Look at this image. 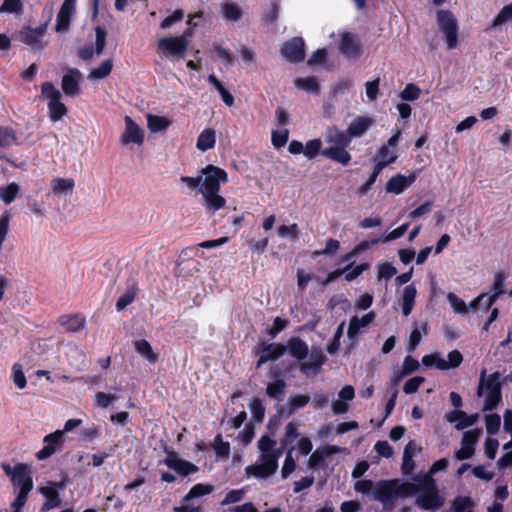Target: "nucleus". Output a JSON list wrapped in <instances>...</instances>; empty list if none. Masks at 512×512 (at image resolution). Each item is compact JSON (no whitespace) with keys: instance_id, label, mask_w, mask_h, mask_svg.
Instances as JSON below:
<instances>
[{"instance_id":"nucleus-1","label":"nucleus","mask_w":512,"mask_h":512,"mask_svg":"<svg viewBox=\"0 0 512 512\" xmlns=\"http://www.w3.org/2000/svg\"><path fill=\"white\" fill-rule=\"evenodd\" d=\"M276 441L268 435H263L258 440V449L261 451L259 463L248 465L245 468L247 477L256 479H267L278 469V460L281 456L280 449H274Z\"/></svg>"},{"instance_id":"nucleus-2","label":"nucleus","mask_w":512,"mask_h":512,"mask_svg":"<svg viewBox=\"0 0 512 512\" xmlns=\"http://www.w3.org/2000/svg\"><path fill=\"white\" fill-rule=\"evenodd\" d=\"M501 374L499 371H495L487 375L486 369H483L480 373L479 384L477 387V396L481 397L483 391L486 390V395L483 404V411H492L502 401V382Z\"/></svg>"},{"instance_id":"nucleus-3","label":"nucleus","mask_w":512,"mask_h":512,"mask_svg":"<svg viewBox=\"0 0 512 512\" xmlns=\"http://www.w3.org/2000/svg\"><path fill=\"white\" fill-rule=\"evenodd\" d=\"M415 488V485L408 482L399 484L397 480H381L373 489V497L386 504L400 495L412 493Z\"/></svg>"},{"instance_id":"nucleus-4","label":"nucleus","mask_w":512,"mask_h":512,"mask_svg":"<svg viewBox=\"0 0 512 512\" xmlns=\"http://www.w3.org/2000/svg\"><path fill=\"white\" fill-rule=\"evenodd\" d=\"M40 98L47 99V108L51 122H58L68 113L67 106L61 101L62 94L51 82L41 84Z\"/></svg>"},{"instance_id":"nucleus-5","label":"nucleus","mask_w":512,"mask_h":512,"mask_svg":"<svg viewBox=\"0 0 512 512\" xmlns=\"http://www.w3.org/2000/svg\"><path fill=\"white\" fill-rule=\"evenodd\" d=\"M436 20L440 32L444 35L447 48L455 49L458 45L459 30L457 18L451 10L440 9L436 12Z\"/></svg>"},{"instance_id":"nucleus-6","label":"nucleus","mask_w":512,"mask_h":512,"mask_svg":"<svg viewBox=\"0 0 512 512\" xmlns=\"http://www.w3.org/2000/svg\"><path fill=\"white\" fill-rule=\"evenodd\" d=\"M201 193H219L221 184L228 182L227 172L215 165L209 164L201 170Z\"/></svg>"},{"instance_id":"nucleus-7","label":"nucleus","mask_w":512,"mask_h":512,"mask_svg":"<svg viewBox=\"0 0 512 512\" xmlns=\"http://www.w3.org/2000/svg\"><path fill=\"white\" fill-rule=\"evenodd\" d=\"M47 27V22L36 28L25 25L15 34V39L24 43L34 51H41L45 46L42 39L47 33Z\"/></svg>"},{"instance_id":"nucleus-8","label":"nucleus","mask_w":512,"mask_h":512,"mask_svg":"<svg viewBox=\"0 0 512 512\" xmlns=\"http://www.w3.org/2000/svg\"><path fill=\"white\" fill-rule=\"evenodd\" d=\"M444 504V498L438 494L437 487L432 478H429L424 490L416 498V505L424 510H434Z\"/></svg>"},{"instance_id":"nucleus-9","label":"nucleus","mask_w":512,"mask_h":512,"mask_svg":"<svg viewBox=\"0 0 512 512\" xmlns=\"http://www.w3.org/2000/svg\"><path fill=\"white\" fill-rule=\"evenodd\" d=\"M11 483L14 492L29 495L33 489V478L30 466L25 463L16 464V472L12 475Z\"/></svg>"},{"instance_id":"nucleus-10","label":"nucleus","mask_w":512,"mask_h":512,"mask_svg":"<svg viewBox=\"0 0 512 512\" xmlns=\"http://www.w3.org/2000/svg\"><path fill=\"white\" fill-rule=\"evenodd\" d=\"M189 45L185 35L163 37L158 40V47L167 57H183Z\"/></svg>"},{"instance_id":"nucleus-11","label":"nucleus","mask_w":512,"mask_h":512,"mask_svg":"<svg viewBox=\"0 0 512 512\" xmlns=\"http://www.w3.org/2000/svg\"><path fill=\"white\" fill-rule=\"evenodd\" d=\"M255 353L259 355L256 362V368L259 369L268 361H276L286 353V347L282 343H261L256 349Z\"/></svg>"},{"instance_id":"nucleus-12","label":"nucleus","mask_w":512,"mask_h":512,"mask_svg":"<svg viewBox=\"0 0 512 512\" xmlns=\"http://www.w3.org/2000/svg\"><path fill=\"white\" fill-rule=\"evenodd\" d=\"M281 54L291 63H299L305 59V42L302 37H293L281 47Z\"/></svg>"},{"instance_id":"nucleus-13","label":"nucleus","mask_w":512,"mask_h":512,"mask_svg":"<svg viewBox=\"0 0 512 512\" xmlns=\"http://www.w3.org/2000/svg\"><path fill=\"white\" fill-rule=\"evenodd\" d=\"M482 434V429L475 428L464 432L461 440V448L455 452L457 460H466L471 458L475 452V445Z\"/></svg>"},{"instance_id":"nucleus-14","label":"nucleus","mask_w":512,"mask_h":512,"mask_svg":"<svg viewBox=\"0 0 512 512\" xmlns=\"http://www.w3.org/2000/svg\"><path fill=\"white\" fill-rule=\"evenodd\" d=\"M164 463L169 469H172L182 477H186L199 471L198 466L180 458L175 452L168 453Z\"/></svg>"},{"instance_id":"nucleus-15","label":"nucleus","mask_w":512,"mask_h":512,"mask_svg":"<svg viewBox=\"0 0 512 512\" xmlns=\"http://www.w3.org/2000/svg\"><path fill=\"white\" fill-rule=\"evenodd\" d=\"M64 431L57 430L46 435L43 439L44 446L36 453L38 460H46L51 457L64 442Z\"/></svg>"},{"instance_id":"nucleus-16","label":"nucleus","mask_w":512,"mask_h":512,"mask_svg":"<svg viewBox=\"0 0 512 512\" xmlns=\"http://www.w3.org/2000/svg\"><path fill=\"white\" fill-rule=\"evenodd\" d=\"M308 356L309 361L298 363L300 372L307 377L310 374L317 375L327 360L321 349H312Z\"/></svg>"},{"instance_id":"nucleus-17","label":"nucleus","mask_w":512,"mask_h":512,"mask_svg":"<svg viewBox=\"0 0 512 512\" xmlns=\"http://www.w3.org/2000/svg\"><path fill=\"white\" fill-rule=\"evenodd\" d=\"M81 77L82 74L77 68H69L62 76L61 88L66 96L72 98L79 96Z\"/></svg>"},{"instance_id":"nucleus-18","label":"nucleus","mask_w":512,"mask_h":512,"mask_svg":"<svg viewBox=\"0 0 512 512\" xmlns=\"http://www.w3.org/2000/svg\"><path fill=\"white\" fill-rule=\"evenodd\" d=\"M339 51L347 58H357L361 56L362 49L359 39L351 32H344L339 42Z\"/></svg>"},{"instance_id":"nucleus-19","label":"nucleus","mask_w":512,"mask_h":512,"mask_svg":"<svg viewBox=\"0 0 512 512\" xmlns=\"http://www.w3.org/2000/svg\"><path fill=\"white\" fill-rule=\"evenodd\" d=\"M120 141L122 145L135 143L138 145L144 142V132L130 116L125 117V130L121 135Z\"/></svg>"},{"instance_id":"nucleus-20","label":"nucleus","mask_w":512,"mask_h":512,"mask_svg":"<svg viewBox=\"0 0 512 512\" xmlns=\"http://www.w3.org/2000/svg\"><path fill=\"white\" fill-rule=\"evenodd\" d=\"M284 347H286V352L299 363L304 362L309 355L308 344L298 336L289 338Z\"/></svg>"},{"instance_id":"nucleus-21","label":"nucleus","mask_w":512,"mask_h":512,"mask_svg":"<svg viewBox=\"0 0 512 512\" xmlns=\"http://www.w3.org/2000/svg\"><path fill=\"white\" fill-rule=\"evenodd\" d=\"M417 179V173L413 172L408 176L397 174L391 177L386 183L388 193L401 194L405 189L412 185Z\"/></svg>"},{"instance_id":"nucleus-22","label":"nucleus","mask_w":512,"mask_h":512,"mask_svg":"<svg viewBox=\"0 0 512 512\" xmlns=\"http://www.w3.org/2000/svg\"><path fill=\"white\" fill-rule=\"evenodd\" d=\"M340 451L341 448L335 445H326L324 448H318L311 454L308 465L311 469H319L326 457L339 453Z\"/></svg>"},{"instance_id":"nucleus-23","label":"nucleus","mask_w":512,"mask_h":512,"mask_svg":"<svg viewBox=\"0 0 512 512\" xmlns=\"http://www.w3.org/2000/svg\"><path fill=\"white\" fill-rule=\"evenodd\" d=\"M505 280L506 275L504 272L499 271L495 273L494 282L492 284L493 293L487 297L485 302V310H489L496 300L505 293Z\"/></svg>"},{"instance_id":"nucleus-24","label":"nucleus","mask_w":512,"mask_h":512,"mask_svg":"<svg viewBox=\"0 0 512 512\" xmlns=\"http://www.w3.org/2000/svg\"><path fill=\"white\" fill-rule=\"evenodd\" d=\"M375 316V312L370 311L361 318L358 316L351 317L347 330L348 337L350 339L356 337L360 333L361 328L368 326L375 319Z\"/></svg>"},{"instance_id":"nucleus-25","label":"nucleus","mask_w":512,"mask_h":512,"mask_svg":"<svg viewBox=\"0 0 512 512\" xmlns=\"http://www.w3.org/2000/svg\"><path fill=\"white\" fill-rule=\"evenodd\" d=\"M346 148L347 147H327L321 151V155L343 166H347L352 156Z\"/></svg>"},{"instance_id":"nucleus-26","label":"nucleus","mask_w":512,"mask_h":512,"mask_svg":"<svg viewBox=\"0 0 512 512\" xmlns=\"http://www.w3.org/2000/svg\"><path fill=\"white\" fill-rule=\"evenodd\" d=\"M373 125V119L366 116L356 117L348 126L347 132L351 139L354 137H361Z\"/></svg>"},{"instance_id":"nucleus-27","label":"nucleus","mask_w":512,"mask_h":512,"mask_svg":"<svg viewBox=\"0 0 512 512\" xmlns=\"http://www.w3.org/2000/svg\"><path fill=\"white\" fill-rule=\"evenodd\" d=\"M352 139L349 133L339 130L336 127L329 128L326 135V142L332 144L331 147H348Z\"/></svg>"},{"instance_id":"nucleus-28","label":"nucleus","mask_w":512,"mask_h":512,"mask_svg":"<svg viewBox=\"0 0 512 512\" xmlns=\"http://www.w3.org/2000/svg\"><path fill=\"white\" fill-rule=\"evenodd\" d=\"M59 324L68 332H78L85 327L86 320L81 314L62 315L58 320Z\"/></svg>"},{"instance_id":"nucleus-29","label":"nucleus","mask_w":512,"mask_h":512,"mask_svg":"<svg viewBox=\"0 0 512 512\" xmlns=\"http://www.w3.org/2000/svg\"><path fill=\"white\" fill-rule=\"evenodd\" d=\"M40 493L45 497V502L42 506V511L50 510L61 505L59 492L55 486H44L40 488Z\"/></svg>"},{"instance_id":"nucleus-30","label":"nucleus","mask_w":512,"mask_h":512,"mask_svg":"<svg viewBox=\"0 0 512 512\" xmlns=\"http://www.w3.org/2000/svg\"><path fill=\"white\" fill-rule=\"evenodd\" d=\"M216 144V134L215 130L212 128L204 129L198 136L196 147L198 150L202 152H206L212 148H214Z\"/></svg>"},{"instance_id":"nucleus-31","label":"nucleus","mask_w":512,"mask_h":512,"mask_svg":"<svg viewBox=\"0 0 512 512\" xmlns=\"http://www.w3.org/2000/svg\"><path fill=\"white\" fill-rule=\"evenodd\" d=\"M204 207L207 211L214 214L219 209L223 208L226 204V200L219 193H203Z\"/></svg>"},{"instance_id":"nucleus-32","label":"nucleus","mask_w":512,"mask_h":512,"mask_svg":"<svg viewBox=\"0 0 512 512\" xmlns=\"http://www.w3.org/2000/svg\"><path fill=\"white\" fill-rule=\"evenodd\" d=\"M73 13L74 10L66 7H60L55 25V30L57 33H65L69 30Z\"/></svg>"},{"instance_id":"nucleus-33","label":"nucleus","mask_w":512,"mask_h":512,"mask_svg":"<svg viewBox=\"0 0 512 512\" xmlns=\"http://www.w3.org/2000/svg\"><path fill=\"white\" fill-rule=\"evenodd\" d=\"M417 290L413 284L407 285L402 295V313L404 316L410 315L412 312Z\"/></svg>"},{"instance_id":"nucleus-34","label":"nucleus","mask_w":512,"mask_h":512,"mask_svg":"<svg viewBox=\"0 0 512 512\" xmlns=\"http://www.w3.org/2000/svg\"><path fill=\"white\" fill-rule=\"evenodd\" d=\"M214 490L213 485L198 483L195 484L189 492L182 498V502H189L192 499L199 498L212 493Z\"/></svg>"},{"instance_id":"nucleus-35","label":"nucleus","mask_w":512,"mask_h":512,"mask_svg":"<svg viewBox=\"0 0 512 512\" xmlns=\"http://www.w3.org/2000/svg\"><path fill=\"white\" fill-rule=\"evenodd\" d=\"M134 347L135 351L150 363H155L158 360V357L154 353L151 344L147 340H137L134 344Z\"/></svg>"},{"instance_id":"nucleus-36","label":"nucleus","mask_w":512,"mask_h":512,"mask_svg":"<svg viewBox=\"0 0 512 512\" xmlns=\"http://www.w3.org/2000/svg\"><path fill=\"white\" fill-rule=\"evenodd\" d=\"M511 21L512 22V3L505 5L500 12L493 19L491 24L486 28V31L493 30L504 23Z\"/></svg>"},{"instance_id":"nucleus-37","label":"nucleus","mask_w":512,"mask_h":512,"mask_svg":"<svg viewBox=\"0 0 512 512\" xmlns=\"http://www.w3.org/2000/svg\"><path fill=\"white\" fill-rule=\"evenodd\" d=\"M147 124L151 132H160L166 130L170 126L171 121L164 116L148 114Z\"/></svg>"},{"instance_id":"nucleus-38","label":"nucleus","mask_w":512,"mask_h":512,"mask_svg":"<svg viewBox=\"0 0 512 512\" xmlns=\"http://www.w3.org/2000/svg\"><path fill=\"white\" fill-rule=\"evenodd\" d=\"M388 162L389 161H386V162H383V163H376L374 168H373V171L372 173L370 174L369 178L366 180V182L364 184H362L359 189H358V193L359 195H365L372 187V185L375 183L377 177L379 176V174L381 173V171L386 167L388 166Z\"/></svg>"},{"instance_id":"nucleus-39","label":"nucleus","mask_w":512,"mask_h":512,"mask_svg":"<svg viewBox=\"0 0 512 512\" xmlns=\"http://www.w3.org/2000/svg\"><path fill=\"white\" fill-rule=\"evenodd\" d=\"M294 83L297 88L302 89L308 93H319V84L314 76L297 78Z\"/></svg>"},{"instance_id":"nucleus-40","label":"nucleus","mask_w":512,"mask_h":512,"mask_svg":"<svg viewBox=\"0 0 512 512\" xmlns=\"http://www.w3.org/2000/svg\"><path fill=\"white\" fill-rule=\"evenodd\" d=\"M17 143L16 131L12 127L0 126V147H9Z\"/></svg>"},{"instance_id":"nucleus-41","label":"nucleus","mask_w":512,"mask_h":512,"mask_svg":"<svg viewBox=\"0 0 512 512\" xmlns=\"http://www.w3.org/2000/svg\"><path fill=\"white\" fill-rule=\"evenodd\" d=\"M113 69L112 60H104L98 67L93 68L89 73L90 79H104L110 75Z\"/></svg>"},{"instance_id":"nucleus-42","label":"nucleus","mask_w":512,"mask_h":512,"mask_svg":"<svg viewBox=\"0 0 512 512\" xmlns=\"http://www.w3.org/2000/svg\"><path fill=\"white\" fill-rule=\"evenodd\" d=\"M19 185L15 182L9 183L0 189V198L5 204L12 203L19 193Z\"/></svg>"},{"instance_id":"nucleus-43","label":"nucleus","mask_w":512,"mask_h":512,"mask_svg":"<svg viewBox=\"0 0 512 512\" xmlns=\"http://www.w3.org/2000/svg\"><path fill=\"white\" fill-rule=\"evenodd\" d=\"M286 383L283 379H277L268 383L266 387V394L273 399H279L284 394Z\"/></svg>"},{"instance_id":"nucleus-44","label":"nucleus","mask_w":512,"mask_h":512,"mask_svg":"<svg viewBox=\"0 0 512 512\" xmlns=\"http://www.w3.org/2000/svg\"><path fill=\"white\" fill-rule=\"evenodd\" d=\"M213 447L218 458L226 459L229 457L230 444L229 442L223 441L221 434L215 436Z\"/></svg>"},{"instance_id":"nucleus-45","label":"nucleus","mask_w":512,"mask_h":512,"mask_svg":"<svg viewBox=\"0 0 512 512\" xmlns=\"http://www.w3.org/2000/svg\"><path fill=\"white\" fill-rule=\"evenodd\" d=\"M74 185L75 183L72 178H55L52 181L54 193L72 192Z\"/></svg>"},{"instance_id":"nucleus-46","label":"nucleus","mask_w":512,"mask_h":512,"mask_svg":"<svg viewBox=\"0 0 512 512\" xmlns=\"http://www.w3.org/2000/svg\"><path fill=\"white\" fill-rule=\"evenodd\" d=\"M137 288L133 286L131 289H128L123 295H121L116 301V310L122 311L128 305H130L136 298Z\"/></svg>"},{"instance_id":"nucleus-47","label":"nucleus","mask_w":512,"mask_h":512,"mask_svg":"<svg viewBox=\"0 0 512 512\" xmlns=\"http://www.w3.org/2000/svg\"><path fill=\"white\" fill-rule=\"evenodd\" d=\"M224 17L230 21H238L242 17L241 8L235 3H226L222 6Z\"/></svg>"},{"instance_id":"nucleus-48","label":"nucleus","mask_w":512,"mask_h":512,"mask_svg":"<svg viewBox=\"0 0 512 512\" xmlns=\"http://www.w3.org/2000/svg\"><path fill=\"white\" fill-rule=\"evenodd\" d=\"M419 368V362L417 359L413 358L412 356L410 355H407L405 358H404V361H403V366H402V373L396 377L395 379V382H398L400 381V379L402 378V376L404 375H410L412 374L414 371H416L417 369Z\"/></svg>"},{"instance_id":"nucleus-49","label":"nucleus","mask_w":512,"mask_h":512,"mask_svg":"<svg viewBox=\"0 0 512 512\" xmlns=\"http://www.w3.org/2000/svg\"><path fill=\"white\" fill-rule=\"evenodd\" d=\"M288 325V319L275 317L273 320V325L267 330V334L271 339H274L280 332L285 330L288 327Z\"/></svg>"},{"instance_id":"nucleus-50","label":"nucleus","mask_w":512,"mask_h":512,"mask_svg":"<svg viewBox=\"0 0 512 512\" xmlns=\"http://www.w3.org/2000/svg\"><path fill=\"white\" fill-rule=\"evenodd\" d=\"M486 431L489 435H495L501 426V418L498 414H488L485 416Z\"/></svg>"},{"instance_id":"nucleus-51","label":"nucleus","mask_w":512,"mask_h":512,"mask_svg":"<svg viewBox=\"0 0 512 512\" xmlns=\"http://www.w3.org/2000/svg\"><path fill=\"white\" fill-rule=\"evenodd\" d=\"M250 410L252 413V418L255 422H262L265 417V407L262 401L258 398H254L250 402Z\"/></svg>"},{"instance_id":"nucleus-52","label":"nucleus","mask_w":512,"mask_h":512,"mask_svg":"<svg viewBox=\"0 0 512 512\" xmlns=\"http://www.w3.org/2000/svg\"><path fill=\"white\" fill-rule=\"evenodd\" d=\"M420 94V88L416 84L409 83L401 91L400 97L404 101H415L420 97Z\"/></svg>"},{"instance_id":"nucleus-53","label":"nucleus","mask_w":512,"mask_h":512,"mask_svg":"<svg viewBox=\"0 0 512 512\" xmlns=\"http://www.w3.org/2000/svg\"><path fill=\"white\" fill-rule=\"evenodd\" d=\"M321 146H322V142L320 139H312V140H309L305 147H304V151L303 153L305 154V156L309 159H313L314 157H316L319 153L321 154Z\"/></svg>"},{"instance_id":"nucleus-54","label":"nucleus","mask_w":512,"mask_h":512,"mask_svg":"<svg viewBox=\"0 0 512 512\" xmlns=\"http://www.w3.org/2000/svg\"><path fill=\"white\" fill-rule=\"evenodd\" d=\"M309 401L310 397L308 395L303 394L292 396L288 402L289 414L294 413L297 409L303 408L309 403Z\"/></svg>"},{"instance_id":"nucleus-55","label":"nucleus","mask_w":512,"mask_h":512,"mask_svg":"<svg viewBox=\"0 0 512 512\" xmlns=\"http://www.w3.org/2000/svg\"><path fill=\"white\" fill-rule=\"evenodd\" d=\"M376 158H377L376 163H383V162L389 161L388 162V165H389L396 161L397 155L392 150H390L388 148V146L383 145L379 148Z\"/></svg>"},{"instance_id":"nucleus-56","label":"nucleus","mask_w":512,"mask_h":512,"mask_svg":"<svg viewBox=\"0 0 512 512\" xmlns=\"http://www.w3.org/2000/svg\"><path fill=\"white\" fill-rule=\"evenodd\" d=\"M292 450L293 448H291L286 454L284 464L281 469L282 479H286L296 469V462L292 456Z\"/></svg>"},{"instance_id":"nucleus-57","label":"nucleus","mask_w":512,"mask_h":512,"mask_svg":"<svg viewBox=\"0 0 512 512\" xmlns=\"http://www.w3.org/2000/svg\"><path fill=\"white\" fill-rule=\"evenodd\" d=\"M95 34H96V40H95L94 50L97 55H100L103 52L105 45H106L107 33L104 28L97 26L95 28Z\"/></svg>"},{"instance_id":"nucleus-58","label":"nucleus","mask_w":512,"mask_h":512,"mask_svg":"<svg viewBox=\"0 0 512 512\" xmlns=\"http://www.w3.org/2000/svg\"><path fill=\"white\" fill-rule=\"evenodd\" d=\"M472 499L468 496H457L452 503L454 512H464L467 508L473 506Z\"/></svg>"},{"instance_id":"nucleus-59","label":"nucleus","mask_w":512,"mask_h":512,"mask_svg":"<svg viewBox=\"0 0 512 512\" xmlns=\"http://www.w3.org/2000/svg\"><path fill=\"white\" fill-rule=\"evenodd\" d=\"M278 234L281 237H290L292 240H297L299 238L298 225L296 223L289 226L281 225L278 227Z\"/></svg>"},{"instance_id":"nucleus-60","label":"nucleus","mask_w":512,"mask_h":512,"mask_svg":"<svg viewBox=\"0 0 512 512\" xmlns=\"http://www.w3.org/2000/svg\"><path fill=\"white\" fill-rule=\"evenodd\" d=\"M289 131L287 129L279 131L274 130L271 135V141L274 147L281 148L288 141Z\"/></svg>"},{"instance_id":"nucleus-61","label":"nucleus","mask_w":512,"mask_h":512,"mask_svg":"<svg viewBox=\"0 0 512 512\" xmlns=\"http://www.w3.org/2000/svg\"><path fill=\"white\" fill-rule=\"evenodd\" d=\"M183 18L184 11L182 9H176L171 15L167 16L161 21L160 27L162 29H167L171 27L174 23L181 21Z\"/></svg>"},{"instance_id":"nucleus-62","label":"nucleus","mask_w":512,"mask_h":512,"mask_svg":"<svg viewBox=\"0 0 512 512\" xmlns=\"http://www.w3.org/2000/svg\"><path fill=\"white\" fill-rule=\"evenodd\" d=\"M21 10V0H4L0 6V13H18Z\"/></svg>"},{"instance_id":"nucleus-63","label":"nucleus","mask_w":512,"mask_h":512,"mask_svg":"<svg viewBox=\"0 0 512 512\" xmlns=\"http://www.w3.org/2000/svg\"><path fill=\"white\" fill-rule=\"evenodd\" d=\"M344 322H342L336 329L332 341L327 346L326 350L329 354H334L340 347V339L343 335Z\"/></svg>"},{"instance_id":"nucleus-64","label":"nucleus","mask_w":512,"mask_h":512,"mask_svg":"<svg viewBox=\"0 0 512 512\" xmlns=\"http://www.w3.org/2000/svg\"><path fill=\"white\" fill-rule=\"evenodd\" d=\"M425 381L422 376H415L409 380H407L403 386V391L405 394H413L418 391L420 385Z\"/></svg>"}]
</instances>
